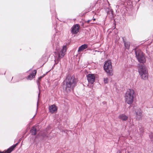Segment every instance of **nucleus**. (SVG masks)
<instances>
[{"mask_svg":"<svg viewBox=\"0 0 153 153\" xmlns=\"http://www.w3.org/2000/svg\"><path fill=\"white\" fill-rule=\"evenodd\" d=\"M37 107H38V105H37Z\"/></svg>","mask_w":153,"mask_h":153,"instance_id":"obj_28","label":"nucleus"},{"mask_svg":"<svg viewBox=\"0 0 153 153\" xmlns=\"http://www.w3.org/2000/svg\"><path fill=\"white\" fill-rule=\"evenodd\" d=\"M118 117L119 119H121L123 121H126L128 118V116L123 114H122L120 115Z\"/></svg>","mask_w":153,"mask_h":153,"instance_id":"obj_13","label":"nucleus"},{"mask_svg":"<svg viewBox=\"0 0 153 153\" xmlns=\"http://www.w3.org/2000/svg\"><path fill=\"white\" fill-rule=\"evenodd\" d=\"M90 21H91V20H88L87 22V23H88V24L89 23Z\"/></svg>","mask_w":153,"mask_h":153,"instance_id":"obj_21","label":"nucleus"},{"mask_svg":"<svg viewBox=\"0 0 153 153\" xmlns=\"http://www.w3.org/2000/svg\"><path fill=\"white\" fill-rule=\"evenodd\" d=\"M103 68L108 76H112L113 75L112 63L111 61L108 60L105 62Z\"/></svg>","mask_w":153,"mask_h":153,"instance_id":"obj_4","label":"nucleus"},{"mask_svg":"<svg viewBox=\"0 0 153 153\" xmlns=\"http://www.w3.org/2000/svg\"><path fill=\"white\" fill-rule=\"evenodd\" d=\"M125 38V37H123L122 38L123 40V42H124V43L125 42H126V41L124 39Z\"/></svg>","mask_w":153,"mask_h":153,"instance_id":"obj_20","label":"nucleus"},{"mask_svg":"<svg viewBox=\"0 0 153 153\" xmlns=\"http://www.w3.org/2000/svg\"><path fill=\"white\" fill-rule=\"evenodd\" d=\"M77 81L74 76H67L62 85L64 92L67 94L70 93L76 85Z\"/></svg>","mask_w":153,"mask_h":153,"instance_id":"obj_2","label":"nucleus"},{"mask_svg":"<svg viewBox=\"0 0 153 153\" xmlns=\"http://www.w3.org/2000/svg\"><path fill=\"white\" fill-rule=\"evenodd\" d=\"M30 131L32 135H35L36 134V128L35 127L33 126Z\"/></svg>","mask_w":153,"mask_h":153,"instance_id":"obj_15","label":"nucleus"},{"mask_svg":"<svg viewBox=\"0 0 153 153\" xmlns=\"http://www.w3.org/2000/svg\"><path fill=\"white\" fill-rule=\"evenodd\" d=\"M42 77H43V76H41L40 77H39L38 79V80L37 81V85H38V87H39V90H40L39 86H40L39 81L42 78Z\"/></svg>","mask_w":153,"mask_h":153,"instance_id":"obj_17","label":"nucleus"},{"mask_svg":"<svg viewBox=\"0 0 153 153\" xmlns=\"http://www.w3.org/2000/svg\"><path fill=\"white\" fill-rule=\"evenodd\" d=\"M104 81L105 83H107L108 82V79L107 78H104Z\"/></svg>","mask_w":153,"mask_h":153,"instance_id":"obj_18","label":"nucleus"},{"mask_svg":"<svg viewBox=\"0 0 153 153\" xmlns=\"http://www.w3.org/2000/svg\"><path fill=\"white\" fill-rule=\"evenodd\" d=\"M88 82L91 84H93L95 82V76L94 74H89L87 76Z\"/></svg>","mask_w":153,"mask_h":153,"instance_id":"obj_6","label":"nucleus"},{"mask_svg":"<svg viewBox=\"0 0 153 153\" xmlns=\"http://www.w3.org/2000/svg\"><path fill=\"white\" fill-rule=\"evenodd\" d=\"M66 51V45L64 46L62 49L59 52L57 53L56 55V57L57 58L56 60L55 59L54 60L55 63L53 65L52 68H53L56 64H57L59 62V60L62 58L65 55V53Z\"/></svg>","mask_w":153,"mask_h":153,"instance_id":"obj_5","label":"nucleus"},{"mask_svg":"<svg viewBox=\"0 0 153 153\" xmlns=\"http://www.w3.org/2000/svg\"><path fill=\"white\" fill-rule=\"evenodd\" d=\"M135 56L138 61L140 62L138 64V69L139 73L143 79L146 80L148 78V71L145 65L146 59L144 54L141 50L139 49H134Z\"/></svg>","mask_w":153,"mask_h":153,"instance_id":"obj_1","label":"nucleus"},{"mask_svg":"<svg viewBox=\"0 0 153 153\" xmlns=\"http://www.w3.org/2000/svg\"><path fill=\"white\" fill-rule=\"evenodd\" d=\"M106 11L107 12V15L108 16V17L111 20L113 19L114 15L112 11L110 10L109 9L107 8L106 9Z\"/></svg>","mask_w":153,"mask_h":153,"instance_id":"obj_11","label":"nucleus"},{"mask_svg":"<svg viewBox=\"0 0 153 153\" xmlns=\"http://www.w3.org/2000/svg\"><path fill=\"white\" fill-rule=\"evenodd\" d=\"M117 7H119V5H117Z\"/></svg>","mask_w":153,"mask_h":153,"instance_id":"obj_26","label":"nucleus"},{"mask_svg":"<svg viewBox=\"0 0 153 153\" xmlns=\"http://www.w3.org/2000/svg\"><path fill=\"white\" fill-rule=\"evenodd\" d=\"M142 132H143V131H142L141 133H142Z\"/></svg>","mask_w":153,"mask_h":153,"instance_id":"obj_29","label":"nucleus"},{"mask_svg":"<svg viewBox=\"0 0 153 153\" xmlns=\"http://www.w3.org/2000/svg\"><path fill=\"white\" fill-rule=\"evenodd\" d=\"M118 152H119V153H121V152L120 150L118 151Z\"/></svg>","mask_w":153,"mask_h":153,"instance_id":"obj_23","label":"nucleus"},{"mask_svg":"<svg viewBox=\"0 0 153 153\" xmlns=\"http://www.w3.org/2000/svg\"><path fill=\"white\" fill-rule=\"evenodd\" d=\"M140 129L141 131H142V130H143V128H141Z\"/></svg>","mask_w":153,"mask_h":153,"instance_id":"obj_22","label":"nucleus"},{"mask_svg":"<svg viewBox=\"0 0 153 153\" xmlns=\"http://www.w3.org/2000/svg\"><path fill=\"white\" fill-rule=\"evenodd\" d=\"M149 136L150 138L151 139L153 140V133L150 135H149Z\"/></svg>","mask_w":153,"mask_h":153,"instance_id":"obj_19","label":"nucleus"},{"mask_svg":"<svg viewBox=\"0 0 153 153\" xmlns=\"http://www.w3.org/2000/svg\"><path fill=\"white\" fill-rule=\"evenodd\" d=\"M135 93L134 91L132 89H129L125 94V101L128 104L131 105L133 103Z\"/></svg>","mask_w":153,"mask_h":153,"instance_id":"obj_3","label":"nucleus"},{"mask_svg":"<svg viewBox=\"0 0 153 153\" xmlns=\"http://www.w3.org/2000/svg\"><path fill=\"white\" fill-rule=\"evenodd\" d=\"M49 111L51 114H53L56 112L57 108L56 105H51L48 108Z\"/></svg>","mask_w":153,"mask_h":153,"instance_id":"obj_8","label":"nucleus"},{"mask_svg":"<svg viewBox=\"0 0 153 153\" xmlns=\"http://www.w3.org/2000/svg\"><path fill=\"white\" fill-rule=\"evenodd\" d=\"M19 142V141L16 143L15 144L12 146L11 147L8 149L5 152H1L0 151V153H10L18 145Z\"/></svg>","mask_w":153,"mask_h":153,"instance_id":"obj_9","label":"nucleus"},{"mask_svg":"<svg viewBox=\"0 0 153 153\" xmlns=\"http://www.w3.org/2000/svg\"><path fill=\"white\" fill-rule=\"evenodd\" d=\"M36 72L37 71L36 70H34L32 73L28 76L27 79L29 80L32 79L33 78L35 77L36 73Z\"/></svg>","mask_w":153,"mask_h":153,"instance_id":"obj_12","label":"nucleus"},{"mask_svg":"<svg viewBox=\"0 0 153 153\" xmlns=\"http://www.w3.org/2000/svg\"><path fill=\"white\" fill-rule=\"evenodd\" d=\"M136 115L137 120H139L142 119V112L140 110L136 111Z\"/></svg>","mask_w":153,"mask_h":153,"instance_id":"obj_10","label":"nucleus"},{"mask_svg":"<svg viewBox=\"0 0 153 153\" xmlns=\"http://www.w3.org/2000/svg\"><path fill=\"white\" fill-rule=\"evenodd\" d=\"M36 114H35L33 118L35 116Z\"/></svg>","mask_w":153,"mask_h":153,"instance_id":"obj_24","label":"nucleus"},{"mask_svg":"<svg viewBox=\"0 0 153 153\" xmlns=\"http://www.w3.org/2000/svg\"><path fill=\"white\" fill-rule=\"evenodd\" d=\"M95 20H96V19H93V20H94V21Z\"/></svg>","mask_w":153,"mask_h":153,"instance_id":"obj_25","label":"nucleus"},{"mask_svg":"<svg viewBox=\"0 0 153 153\" xmlns=\"http://www.w3.org/2000/svg\"><path fill=\"white\" fill-rule=\"evenodd\" d=\"M88 47V45L87 44H84L82 45L79 48L78 51L80 52L84 49L87 48Z\"/></svg>","mask_w":153,"mask_h":153,"instance_id":"obj_14","label":"nucleus"},{"mask_svg":"<svg viewBox=\"0 0 153 153\" xmlns=\"http://www.w3.org/2000/svg\"><path fill=\"white\" fill-rule=\"evenodd\" d=\"M39 94H38V97H39Z\"/></svg>","mask_w":153,"mask_h":153,"instance_id":"obj_27","label":"nucleus"},{"mask_svg":"<svg viewBox=\"0 0 153 153\" xmlns=\"http://www.w3.org/2000/svg\"><path fill=\"white\" fill-rule=\"evenodd\" d=\"M79 24H76L72 27L71 33L74 34L77 33L79 31Z\"/></svg>","mask_w":153,"mask_h":153,"instance_id":"obj_7","label":"nucleus"},{"mask_svg":"<svg viewBox=\"0 0 153 153\" xmlns=\"http://www.w3.org/2000/svg\"><path fill=\"white\" fill-rule=\"evenodd\" d=\"M124 44L125 49L129 50L130 45V42L128 41H127L126 42H125Z\"/></svg>","mask_w":153,"mask_h":153,"instance_id":"obj_16","label":"nucleus"},{"mask_svg":"<svg viewBox=\"0 0 153 153\" xmlns=\"http://www.w3.org/2000/svg\"><path fill=\"white\" fill-rule=\"evenodd\" d=\"M152 0V1H153V0Z\"/></svg>","mask_w":153,"mask_h":153,"instance_id":"obj_30","label":"nucleus"}]
</instances>
